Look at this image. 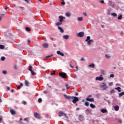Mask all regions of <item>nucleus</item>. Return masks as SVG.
Listing matches in <instances>:
<instances>
[{
  "mask_svg": "<svg viewBox=\"0 0 124 124\" xmlns=\"http://www.w3.org/2000/svg\"><path fill=\"white\" fill-rule=\"evenodd\" d=\"M50 75H56V71H52Z\"/></svg>",
  "mask_w": 124,
  "mask_h": 124,
  "instance_id": "obj_34",
  "label": "nucleus"
},
{
  "mask_svg": "<svg viewBox=\"0 0 124 124\" xmlns=\"http://www.w3.org/2000/svg\"><path fill=\"white\" fill-rule=\"evenodd\" d=\"M21 103L23 104V105H27V102H26V101H22Z\"/></svg>",
  "mask_w": 124,
  "mask_h": 124,
  "instance_id": "obj_33",
  "label": "nucleus"
},
{
  "mask_svg": "<svg viewBox=\"0 0 124 124\" xmlns=\"http://www.w3.org/2000/svg\"><path fill=\"white\" fill-rule=\"evenodd\" d=\"M84 35L85 33H84V32L81 31L77 34V36H78V37H83V36H84Z\"/></svg>",
  "mask_w": 124,
  "mask_h": 124,
  "instance_id": "obj_6",
  "label": "nucleus"
},
{
  "mask_svg": "<svg viewBox=\"0 0 124 124\" xmlns=\"http://www.w3.org/2000/svg\"><path fill=\"white\" fill-rule=\"evenodd\" d=\"M119 123L120 124H122L123 121H122V120H119Z\"/></svg>",
  "mask_w": 124,
  "mask_h": 124,
  "instance_id": "obj_52",
  "label": "nucleus"
},
{
  "mask_svg": "<svg viewBox=\"0 0 124 124\" xmlns=\"http://www.w3.org/2000/svg\"><path fill=\"white\" fill-rule=\"evenodd\" d=\"M25 86H27V87L29 86V81L28 80H25Z\"/></svg>",
  "mask_w": 124,
  "mask_h": 124,
  "instance_id": "obj_28",
  "label": "nucleus"
},
{
  "mask_svg": "<svg viewBox=\"0 0 124 124\" xmlns=\"http://www.w3.org/2000/svg\"><path fill=\"white\" fill-rule=\"evenodd\" d=\"M24 121L27 122V123H29V119L28 118H24Z\"/></svg>",
  "mask_w": 124,
  "mask_h": 124,
  "instance_id": "obj_42",
  "label": "nucleus"
},
{
  "mask_svg": "<svg viewBox=\"0 0 124 124\" xmlns=\"http://www.w3.org/2000/svg\"><path fill=\"white\" fill-rule=\"evenodd\" d=\"M2 100H1V98L0 97V102H2Z\"/></svg>",
  "mask_w": 124,
  "mask_h": 124,
  "instance_id": "obj_60",
  "label": "nucleus"
},
{
  "mask_svg": "<svg viewBox=\"0 0 124 124\" xmlns=\"http://www.w3.org/2000/svg\"><path fill=\"white\" fill-rule=\"evenodd\" d=\"M7 90H10V87H7Z\"/></svg>",
  "mask_w": 124,
  "mask_h": 124,
  "instance_id": "obj_61",
  "label": "nucleus"
},
{
  "mask_svg": "<svg viewBox=\"0 0 124 124\" xmlns=\"http://www.w3.org/2000/svg\"><path fill=\"white\" fill-rule=\"evenodd\" d=\"M122 18H123L122 15H120V16L118 17V20H122Z\"/></svg>",
  "mask_w": 124,
  "mask_h": 124,
  "instance_id": "obj_30",
  "label": "nucleus"
},
{
  "mask_svg": "<svg viewBox=\"0 0 124 124\" xmlns=\"http://www.w3.org/2000/svg\"><path fill=\"white\" fill-rule=\"evenodd\" d=\"M61 25H62V22H58L57 23H56V26H61Z\"/></svg>",
  "mask_w": 124,
  "mask_h": 124,
  "instance_id": "obj_23",
  "label": "nucleus"
},
{
  "mask_svg": "<svg viewBox=\"0 0 124 124\" xmlns=\"http://www.w3.org/2000/svg\"><path fill=\"white\" fill-rule=\"evenodd\" d=\"M58 29L60 30L61 32L63 33L64 32V30H63L61 27H58Z\"/></svg>",
  "mask_w": 124,
  "mask_h": 124,
  "instance_id": "obj_18",
  "label": "nucleus"
},
{
  "mask_svg": "<svg viewBox=\"0 0 124 124\" xmlns=\"http://www.w3.org/2000/svg\"><path fill=\"white\" fill-rule=\"evenodd\" d=\"M22 86H24V84L23 83H20L19 86H17V87L18 90H20V89H21V88H22Z\"/></svg>",
  "mask_w": 124,
  "mask_h": 124,
  "instance_id": "obj_22",
  "label": "nucleus"
},
{
  "mask_svg": "<svg viewBox=\"0 0 124 124\" xmlns=\"http://www.w3.org/2000/svg\"><path fill=\"white\" fill-rule=\"evenodd\" d=\"M115 93V90H112L110 91V93Z\"/></svg>",
  "mask_w": 124,
  "mask_h": 124,
  "instance_id": "obj_46",
  "label": "nucleus"
},
{
  "mask_svg": "<svg viewBox=\"0 0 124 124\" xmlns=\"http://www.w3.org/2000/svg\"><path fill=\"white\" fill-rule=\"evenodd\" d=\"M51 57H53V55H48L46 57L45 59H49V58H51Z\"/></svg>",
  "mask_w": 124,
  "mask_h": 124,
  "instance_id": "obj_35",
  "label": "nucleus"
},
{
  "mask_svg": "<svg viewBox=\"0 0 124 124\" xmlns=\"http://www.w3.org/2000/svg\"><path fill=\"white\" fill-rule=\"evenodd\" d=\"M100 2H101V3H104V0H101Z\"/></svg>",
  "mask_w": 124,
  "mask_h": 124,
  "instance_id": "obj_47",
  "label": "nucleus"
},
{
  "mask_svg": "<svg viewBox=\"0 0 124 124\" xmlns=\"http://www.w3.org/2000/svg\"><path fill=\"white\" fill-rule=\"evenodd\" d=\"M1 61H2L3 62L5 61V58L4 57H1Z\"/></svg>",
  "mask_w": 124,
  "mask_h": 124,
  "instance_id": "obj_37",
  "label": "nucleus"
},
{
  "mask_svg": "<svg viewBox=\"0 0 124 124\" xmlns=\"http://www.w3.org/2000/svg\"><path fill=\"white\" fill-rule=\"evenodd\" d=\"M119 97H121V96H123V95H124V92H122L119 94Z\"/></svg>",
  "mask_w": 124,
  "mask_h": 124,
  "instance_id": "obj_29",
  "label": "nucleus"
},
{
  "mask_svg": "<svg viewBox=\"0 0 124 124\" xmlns=\"http://www.w3.org/2000/svg\"><path fill=\"white\" fill-rule=\"evenodd\" d=\"M42 46L44 48H48V47H49V45L48 43H44L42 44Z\"/></svg>",
  "mask_w": 124,
  "mask_h": 124,
  "instance_id": "obj_13",
  "label": "nucleus"
},
{
  "mask_svg": "<svg viewBox=\"0 0 124 124\" xmlns=\"http://www.w3.org/2000/svg\"><path fill=\"white\" fill-rule=\"evenodd\" d=\"M63 38H64V39L67 40L69 38V36H68V35H64L63 36Z\"/></svg>",
  "mask_w": 124,
  "mask_h": 124,
  "instance_id": "obj_16",
  "label": "nucleus"
},
{
  "mask_svg": "<svg viewBox=\"0 0 124 124\" xmlns=\"http://www.w3.org/2000/svg\"><path fill=\"white\" fill-rule=\"evenodd\" d=\"M106 57L107 58V59H110V56L108 54L106 55Z\"/></svg>",
  "mask_w": 124,
  "mask_h": 124,
  "instance_id": "obj_43",
  "label": "nucleus"
},
{
  "mask_svg": "<svg viewBox=\"0 0 124 124\" xmlns=\"http://www.w3.org/2000/svg\"><path fill=\"white\" fill-rule=\"evenodd\" d=\"M62 4L63 5H65V2L62 1Z\"/></svg>",
  "mask_w": 124,
  "mask_h": 124,
  "instance_id": "obj_50",
  "label": "nucleus"
},
{
  "mask_svg": "<svg viewBox=\"0 0 124 124\" xmlns=\"http://www.w3.org/2000/svg\"><path fill=\"white\" fill-rule=\"evenodd\" d=\"M85 106H89V105H90V104L88 103V102H86L85 103Z\"/></svg>",
  "mask_w": 124,
  "mask_h": 124,
  "instance_id": "obj_38",
  "label": "nucleus"
},
{
  "mask_svg": "<svg viewBox=\"0 0 124 124\" xmlns=\"http://www.w3.org/2000/svg\"><path fill=\"white\" fill-rule=\"evenodd\" d=\"M38 101L39 103H41V102H42V99H41V98H39L38 100Z\"/></svg>",
  "mask_w": 124,
  "mask_h": 124,
  "instance_id": "obj_36",
  "label": "nucleus"
},
{
  "mask_svg": "<svg viewBox=\"0 0 124 124\" xmlns=\"http://www.w3.org/2000/svg\"><path fill=\"white\" fill-rule=\"evenodd\" d=\"M80 61H82V62H85V59L84 58H82L81 59H80Z\"/></svg>",
  "mask_w": 124,
  "mask_h": 124,
  "instance_id": "obj_48",
  "label": "nucleus"
},
{
  "mask_svg": "<svg viewBox=\"0 0 124 124\" xmlns=\"http://www.w3.org/2000/svg\"><path fill=\"white\" fill-rule=\"evenodd\" d=\"M110 78H114V74H112L110 75Z\"/></svg>",
  "mask_w": 124,
  "mask_h": 124,
  "instance_id": "obj_45",
  "label": "nucleus"
},
{
  "mask_svg": "<svg viewBox=\"0 0 124 124\" xmlns=\"http://www.w3.org/2000/svg\"><path fill=\"white\" fill-rule=\"evenodd\" d=\"M89 67H91L92 68H94L95 67L94 64L92 63L91 64L89 65Z\"/></svg>",
  "mask_w": 124,
  "mask_h": 124,
  "instance_id": "obj_24",
  "label": "nucleus"
},
{
  "mask_svg": "<svg viewBox=\"0 0 124 124\" xmlns=\"http://www.w3.org/2000/svg\"><path fill=\"white\" fill-rule=\"evenodd\" d=\"M114 109H120V107H119L118 106H115L114 107Z\"/></svg>",
  "mask_w": 124,
  "mask_h": 124,
  "instance_id": "obj_39",
  "label": "nucleus"
},
{
  "mask_svg": "<svg viewBox=\"0 0 124 124\" xmlns=\"http://www.w3.org/2000/svg\"><path fill=\"white\" fill-rule=\"evenodd\" d=\"M25 1H26V2H27V3H29V0H24Z\"/></svg>",
  "mask_w": 124,
  "mask_h": 124,
  "instance_id": "obj_55",
  "label": "nucleus"
},
{
  "mask_svg": "<svg viewBox=\"0 0 124 124\" xmlns=\"http://www.w3.org/2000/svg\"><path fill=\"white\" fill-rule=\"evenodd\" d=\"M59 18L60 19L59 22H63V20L64 19H66L65 17H64V16H59Z\"/></svg>",
  "mask_w": 124,
  "mask_h": 124,
  "instance_id": "obj_9",
  "label": "nucleus"
},
{
  "mask_svg": "<svg viewBox=\"0 0 124 124\" xmlns=\"http://www.w3.org/2000/svg\"><path fill=\"white\" fill-rule=\"evenodd\" d=\"M95 80L98 81H103V77H102V75H101L100 77H96Z\"/></svg>",
  "mask_w": 124,
  "mask_h": 124,
  "instance_id": "obj_7",
  "label": "nucleus"
},
{
  "mask_svg": "<svg viewBox=\"0 0 124 124\" xmlns=\"http://www.w3.org/2000/svg\"><path fill=\"white\" fill-rule=\"evenodd\" d=\"M8 8V7H6L5 8V10H6V9H7Z\"/></svg>",
  "mask_w": 124,
  "mask_h": 124,
  "instance_id": "obj_63",
  "label": "nucleus"
},
{
  "mask_svg": "<svg viewBox=\"0 0 124 124\" xmlns=\"http://www.w3.org/2000/svg\"><path fill=\"white\" fill-rule=\"evenodd\" d=\"M2 117L1 116H0V121H2Z\"/></svg>",
  "mask_w": 124,
  "mask_h": 124,
  "instance_id": "obj_56",
  "label": "nucleus"
},
{
  "mask_svg": "<svg viewBox=\"0 0 124 124\" xmlns=\"http://www.w3.org/2000/svg\"><path fill=\"white\" fill-rule=\"evenodd\" d=\"M59 76L62 77V78L65 79L66 78V76H67L66 75V73H63V72H61L59 73Z\"/></svg>",
  "mask_w": 124,
  "mask_h": 124,
  "instance_id": "obj_3",
  "label": "nucleus"
},
{
  "mask_svg": "<svg viewBox=\"0 0 124 124\" xmlns=\"http://www.w3.org/2000/svg\"><path fill=\"white\" fill-rule=\"evenodd\" d=\"M109 86H112V85H113V82H110L109 84H108Z\"/></svg>",
  "mask_w": 124,
  "mask_h": 124,
  "instance_id": "obj_51",
  "label": "nucleus"
},
{
  "mask_svg": "<svg viewBox=\"0 0 124 124\" xmlns=\"http://www.w3.org/2000/svg\"><path fill=\"white\" fill-rule=\"evenodd\" d=\"M79 121H83V120H84V117H83V115H80L79 116Z\"/></svg>",
  "mask_w": 124,
  "mask_h": 124,
  "instance_id": "obj_17",
  "label": "nucleus"
},
{
  "mask_svg": "<svg viewBox=\"0 0 124 124\" xmlns=\"http://www.w3.org/2000/svg\"><path fill=\"white\" fill-rule=\"evenodd\" d=\"M5 48V46L4 45H0V49H3Z\"/></svg>",
  "mask_w": 124,
  "mask_h": 124,
  "instance_id": "obj_27",
  "label": "nucleus"
},
{
  "mask_svg": "<svg viewBox=\"0 0 124 124\" xmlns=\"http://www.w3.org/2000/svg\"><path fill=\"white\" fill-rule=\"evenodd\" d=\"M85 41L86 42H87L88 45H91L92 44L91 42H93V39H91V37L90 36H88Z\"/></svg>",
  "mask_w": 124,
  "mask_h": 124,
  "instance_id": "obj_2",
  "label": "nucleus"
},
{
  "mask_svg": "<svg viewBox=\"0 0 124 124\" xmlns=\"http://www.w3.org/2000/svg\"><path fill=\"white\" fill-rule=\"evenodd\" d=\"M66 17H70L71 16V14H70V13L67 12L65 14Z\"/></svg>",
  "mask_w": 124,
  "mask_h": 124,
  "instance_id": "obj_19",
  "label": "nucleus"
},
{
  "mask_svg": "<svg viewBox=\"0 0 124 124\" xmlns=\"http://www.w3.org/2000/svg\"><path fill=\"white\" fill-rule=\"evenodd\" d=\"M10 112L12 115H16V111H15V110H14V109H11Z\"/></svg>",
  "mask_w": 124,
  "mask_h": 124,
  "instance_id": "obj_15",
  "label": "nucleus"
},
{
  "mask_svg": "<svg viewBox=\"0 0 124 124\" xmlns=\"http://www.w3.org/2000/svg\"><path fill=\"white\" fill-rule=\"evenodd\" d=\"M26 31H31V28H30L29 27H26Z\"/></svg>",
  "mask_w": 124,
  "mask_h": 124,
  "instance_id": "obj_31",
  "label": "nucleus"
},
{
  "mask_svg": "<svg viewBox=\"0 0 124 124\" xmlns=\"http://www.w3.org/2000/svg\"><path fill=\"white\" fill-rule=\"evenodd\" d=\"M65 86L66 87V89L68 90V89H69L70 88V87H68V84H66Z\"/></svg>",
  "mask_w": 124,
  "mask_h": 124,
  "instance_id": "obj_40",
  "label": "nucleus"
},
{
  "mask_svg": "<svg viewBox=\"0 0 124 124\" xmlns=\"http://www.w3.org/2000/svg\"><path fill=\"white\" fill-rule=\"evenodd\" d=\"M88 97V98H89V97H92V95H89Z\"/></svg>",
  "mask_w": 124,
  "mask_h": 124,
  "instance_id": "obj_58",
  "label": "nucleus"
},
{
  "mask_svg": "<svg viewBox=\"0 0 124 124\" xmlns=\"http://www.w3.org/2000/svg\"><path fill=\"white\" fill-rule=\"evenodd\" d=\"M78 21L79 22H82V21H83V17H78Z\"/></svg>",
  "mask_w": 124,
  "mask_h": 124,
  "instance_id": "obj_20",
  "label": "nucleus"
},
{
  "mask_svg": "<svg viewBox=\"0 0 124 124\" xmlns=\"http://www.w3.org/2000/svg\"><path fill=\"white\" fill-rule=\"evenodd\" d=\"M86 100H87V101H89L90 102H93V101H94V99L93 98H90L87 97L86 98Z\"/></svg>",
  "mask_w": 124,
  "mask_h": 124,
  "instance_id": "obj_11",
  "label": "nucleus"
},
{
  "mask_svg": "<svg viewBox=\"0 0 124 124\" xmlns=\"http://www.w3.org/2000/svg\"><path fill=\"white\" fill-rule=\"evenodd\" d=\"M111 16H113V17H117V14L115 13H112L111 14Z\"/></svg>",
  "mask_w": 124,
  "mask_h": 124,
  "instance_id": "obj_26",
  "label": "nucleus"
},
{
  "mask_svg": "<svg viewBox=\"0 0 124 124\" xmlns=\"http://www.w3.org/2000/svg\"><path fill=\"white\" fill-rule=\"evenodd\" d=\"M111 11H112V9H109L108 10V12H111Z\"/></svg>",
  "mask_w": 124,
  "mask_h": 124,
  "instance_id": "obj_54",
  "label": "nucleus"
},
{
  "mask_svg": "<svg viewBox=\"0 0 124 124\" xmlns=\"http://www.w3.org/2000/svg\"><path fill=\"white\" fill-rule=\"evenodd\" d=\"M85 113L86 114H87V115H92V112L91 111V110L89 109H86L85 110Z\"/></svg>",
  "mask_w": 124,
  "mask_h": 124,
  "instance_id": "obj_12",
  "label": "nucleus"
},
{
  "mask_svg": "<svg viewBox=\"0 0 124 124\" xmlns=\"http://www.w3.org/2000/svg\"><path fill=\"white\" fill-rule=\"evenodd\" d=\"M57 53L58 54V55H60V56H61L62 57H63V56H64V54L61 52V51H57Z\"/></svg>",
  "mask_w": 124,
  "mask_h": 124,
  "instance_id": "obj_14",
  "label": "nucleus"
},
{
  "mask_svg": "<svg viewBox=\"0 0 124 124\" xmlns=\"http://www.w3.org/2000/svg\"><path fill=\"white\" fill-rule=\"evenodd\" d=\"M27 41L29 44L31 43V40L30 39H28Z\"/></svg>",
  "mask_w": 124,
  "mask_h": 124,
  "instance_id": "obj_53",
  "label": "nucleus"
},
{
  "mask_svg": "<svg viewBox=\"0 0 124 124\" xmlns=\"http://www.w3.org/2000/svg\"><path fill=\"white\" fill-rule=\"evenodd\" d=\"M101 112H102V113H106V112H107V109H101Z\"/></svg>",
  "mask_w": 124,
  "mask_h": 124,
  "instance_id": "obj_21",
  "label": "nucleus"
},
{
  "mask_svg": "<svg viewBox=\"0 0 124 124\" xmlns=\"http://www.w3.org/2000/svg\"><path fill=\"white\" fill-rule=\"evenodd\" d=\"M58 116H59V117H62V116L66 117H67V116H66V114L63 113L62 111H60Z\"/></svg>",
  "mask_w": 124,
  "mask_h": 124,
  "instance_id": "obj_8",
  "label": "nucleus"
},
{
  "mask_svg": "<svg viewBox=\"0 0 124 124\" xmlns=\"http://www.w3.org/2000/svg\"><path fill=\"white\" fill-rule=\"evenodd\" d=\"M64 96L66 98V99H68L69 100H72L73 99L72 102L74 104H75L76 103V102L79 101V98H78V97L70 96L65 94L64 95Z\"/></svg>",
  "mask_w": 124,
  "mask_h": 124,
  "instance_id": "obj_1",
  "label": "nucleus"
},
{
  "mask_svg": "<svg viewBox=\"0 0 124 124\" xmlns=\"http://www.w3.org/2000/svg\"><path fill=\"white\" fill-rule=\"evenodd\" d=\"M34 117H35L36 119H38L39 120H41V115H40V114L38 113L37 112H34Z\"/></svg>",
  "mask_w": 124,
  "mask_h": 124,
  "instance_id": "obj_4",
  "label": "nucleus"
},
{
  "mask_svg": "<svg viewBox=\"0 0 124 124\" xmlns=\"http://www.w3.org/2000/svg\"><path fill=\"white\" fill-rule=\"evenodd\" d=\"M44 93H47V91H44Z\"/></svg>",
  "mask_w": 124,
  "mask_h": 124,
  "instance_id": "obj_59",
  "label": "nucleus"
},
{
  "mask_svg": "<svg viewBox=\"0 0 124 124\" xmlns=\"http://www.w3.org/2000/svg\"><path fill=\"white\" fill-rule=\"evenodd\" d=\"M115 111H119V109H115Z\"/></svg>",
  "mask_w": 124,
  "mask_h": 124,
  "instance_id": "obj_64",
  "label": "nucleus"
},
{
  "mask_svg": "<svg viewBox=\"0 0 124 124\" xmlns=\"http://www.w3.org/2000/svg\"><path fill=\"white\" fill-rule=\"evenodd\" d=\"M3 74H7V71L6 70H4L2 72Z\"/></svg>",
  "mask_w": 124,
  "mask_h": 124,
  "instance_id": "obj_41",
  "label": "nucleus"
},
{
  "mask_svg": "<svg viewBox=\"0 0 124 124\" xmlns=\"http://www.w3.org/2000/svg\"><path fill=\"white\" fill-rule=\"evenodd\" d=\"M2 19V17H1V16H0V21H1Z\"/></svg>",
  "mask_w": 124,
  "mask_h": 124,
  "instance_id": "obj_62",
  "label": "nucleus"
},
{
  "mask_svg": "<svg viewBox=\"0 0 124 124\" xmlns=\"http://www.w3.org/2000/svg\"><path fill=\"white\" fill-rule=\"evenodd\" d=\"M101 87L103 88V90H106L107 89V85L106 84L103 83L101 85Z\"/></svg>",
  "mask_w": 124,
  "mask_h": 124,
  "instance_id": "obj_10",
  "label": "nucleus"
},
{
  "mask_svg": "<svg viewBox=\"0 0 124 124\" xmlns=\"http://www.w3.org/2000/svg\"><path fill=\"white\" fill-rule=\"evenodd\" d=\"M32 66H29V68L28 70H29V71H31V75H32L33 76H34V75H35V72H34V71L32 70Z\"/></svg>",
  "mask_w": 124,
  "mask_h": 124,
  "instance_id": "obj_5",
  "label": "nucleus"
},
{
  "mask_svg": "<svg viewBox=\"0 0 124 124\" xmlns=\"http://www.w3.org/2000/svg\"><path fill=\"white\" fill-rule=\"evenodd\" d=\"M71 64H72V62L71 61L70 62V66L72 68H73L74 67V66H72V65H71Z\"/></svg>",
  "mask_w": 124,
  "mask_h": 124,
  "instance_id": "obj_44",
  "label": "nucleus"
},
{
  "mask_svg": "<svg viewBox=\"0 0 124 124\" xmlns=\"http://www.w3.org/2000/svg\"><path fill=\"white\" fill-rule=\"evenodd\" d=\"M11 91L12 92V93H14V90L13 89H12V90H11Z\"/></svg>",
  "mask_w": 124,
  "mask_h": 124,
  "instance_id": "obj_57",
  "label": "nucleus"
},
{
  "mask_svg": "<svg viewBox=\"0 0 124 124\" xmlns=\"http://www.w3.org/2000/svg\"><path fill=\"white\" fill-rule=\"evenodd\" d=\"M115 90H117L118 92H119V93H121V87H118L115 88Z\"/></svg>",
  "mask_w": 124,
  "mask_h": 124,
  "instance_id": "obj_25",
  "label": "nucleus"
},
{
  "mask_svg": "<svg viewBox=\"0 0 124 124\" xmlns=\"http://www.w3.org/2000/svg\"><path fill=\"white\" fill-rule=\"evenodd\" d=\"M90 107H91V108H95V106L93 104H91Z\"/></svg>",
  "mask_w": 124,
  "mask_h": 124,
  "instance_id": "obj_32",
  "label": "nucleus"
},
{
  "mask_svg": "<svg viewBox=\"0 0 124 124\" xmlns=\"http://www.w3.org/2000/svg\"><path fill=\"white\" fill-rule=\"evenodd\" d=\"M83 15H84V16H88V15H87V13H86V12H84L83 13Z\"/></svg>",
  "mask_w": 124,
  "mask_h": 124,
  "instance_id": "obj_49",
  "label": "nucleus"
}]
</instances>
